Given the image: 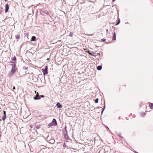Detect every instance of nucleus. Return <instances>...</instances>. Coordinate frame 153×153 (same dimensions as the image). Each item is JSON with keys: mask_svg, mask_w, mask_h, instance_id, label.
<instances>
[{"mask_svg": "<svg viewBox=\"0 0 153 153\" xmlns=\"http://www.w3.org/2000/svg\"><path fill=\"white\" fill-rule=\"evenodd\" d=\"M12 71L10 72V74H13L15 72V65L13 64L12 65Z\"/></svg>", "mask_w": 153, "mask_h": 153, "instance_id": "obj_1", "label": "nucleus"}, {"mask_svg": "<svg viewBox=\"0 0 153 153\" xmlns=\"http://www.w3.org/2000/svg\"><path fill=\"white\" fill-rule=\"evenodd\" d=\"M44 75L45 76L46 74H48V67L46 66L45 69L43 71Z\"/></svg>", "mask_w": 153, "mask_h": 153, "instance_id": "obj_2", "label": "nucleus"}, {"mask_svg": "<svg viewBox=\"0 0 153 153\" xmlns=\"http://www.w3.org/2000/svg\"><path fill=\"white\" fill-rule=\"evenodd\" d=\"M51 124H52L54 126H56L57 125L56 121L55 119H53L51 122Z\"/></svg>", "mask_w": 153, "mask_h": 153, "instance_id": "obj_3", "label": "nucleus"}, {"mask_svg": "<svg viewBox=\"0 0 153 153\" xmlns=\"http://www.w3.org/2000/svg\"><path fill=\"white\" fill-rule=\"evenodd\" d=\"M40 98V96L38 95V92L36 96L33 97V99L34 100H39Z\"/></svg>", "mask_w": 153, "mask_h": 153, "instance_id": "obj_4", "label": "nucleus"}, {"mask_svg": "<svg viewBox=\"0 0 153 153\" xmlns=\"http://www.w3.org/2000/svg\"><path fill=\"white\" fill-rule=\"evenodd\" d=\"M5 12L6 13H7V11H8L9 8V6L8 4H6L5 5Z\"/></svg>", "mask_w": 153, "mask_h": 153, "instance_id": "obj_5", "label": "nucleus"}, {"mask_svg": "<svg viewBox=\"0 0 153 153\" xmlns=\"http://www.w3.org/2000/svg\"><path fill=\"white\" fill-rule=\"evenodd\" d=\"M56 105L58 108H60L62 107V105L59 103H57L56 104Z\"/></svg>", "mask_w": 153, "mask_h": 153, "instance_id": "obj_6", "label": "nucleus"}, {"mask_svg": "<svg viewBox=\"0 0 153 153\" xmlns=\"http://www.w3.org/2000/svg\"><path fill=\"white\" fill-rule=\"evenodd\" d=\"M16 60V57L15 56L12 59L11 62V63H14L15 62Z\"/></svg>", "mask_w": 153, "mask_h": 153, "instance_id": "obj_7", "label": "nucleus"}, {"mask_svg": "<svg viewBox=\"0 0 153 153\" xmlns=\"http://www.w3.org/2000/svg\"><path fill=\"white\" fill-rule=\"evenodd\" d=\"M97 68L98 70L100 71L101 70L102 68V67L100 65L98 66L97 67Z\"/></svg>", "mask_w": 153, "mask_h": 153, "instance_id": "obj_8", "label": "nucleus"}, {"mask_svg": "<svg viewBox=\"0 0 153 153\" xmlns=\"http://www.w3.org/2000/svg\"><path fill=\"white\" fill-rule=\"evenodd\" d=\"M149 106L150 108L151 109L153 108V104L152 103H150L149 104Z\"/></svg>", "mask_w": 153, "mask_h": 153, "instance_id": "obj_9", "label": "nucleus"}, {"mask_svg": "<svg viewBox=\"0 0 153 153\" xmlns=\"http://www.w3.org/2000/svg\"><path fill=\"white\" fill-rule=\"evenodd\" d=\"M36 39V37L35 36H33L31 38V40L32 41H34Z\"/></svg>", "mask_w": 153, "mask_h": 153, "instance_id": "obj_10", "label": "nucleus"}, {"mask_svg": "<svg viewBox=\"0 0 153 153\" xmlns=\"http://www.w3.org/2000/svg\"><path fill=\"white\" fill-rule=\"evenodd\" d=\"M50 143L52 144H53L55 143V140L53 139L51 140H50Z\"/></svg>", "mask_w": 153, "mask_h": 153, "instance_id": "obj_11", "label": "nucleus"}, {"mask_svg": "<svg viewBox=\"0 0 153 153\" xmlns=\"http://www.w3.org/2000/svg\"><path fill=\"white\" fill-rule=\"evenodd\" d=\"M113 40H116V34L115 32L114 33V37L113 38Z\"/></svg>", "mask_w": 153, "mask_h": 153, "instance_id": "obj_12", "label": "nucleus"}, {"mask_svg": "<svg viewBox=\"0 0 153 153\" xmlns=\"http://www.w3.org/2000/svg\"><path fill=\"white\" fill-rule=\"evenodd\" d=\"M19 36H20L19 35H16V38L17 39H18L19 38Z\"/></svg>", "mask_w": 153, "mask_h": 153, "instance_id": "obj_13", "label": "nucleus"}, {"mask_svg": "<svg viewBox=\"0 0 153 153\" xmlns=\"http://www.w3.org/2000/svg\"><path fill=\"white\" fill-rule=\"evenodd\" d=\"M6 118V116H3L2 118V119L3 120H5Z\"/></svg>", "mask_w": 153, "mask_h": 153, "instance_id": "obj_14", "label": "nucleus"}, {"mask_svg": "<svg viewBox=\"0 0 153 153\" xmlns=\"http://www.w3.org/2000/svg\"><path fill=\"white\" fill-rule=\"evenodd\" d=\"M98 102V98H97L95 100V102L96 103H97Z\"/></svg>", "mask_w": 153, "mask_h": 153, "instance_id": "obj_15", "label": "nucleus"}, {"mask_svg": "<svg viewBox=\"0 0 153 153\" xmlns=\"http://www.w3.org/2000/svg\"><path fill=\"white\" fill-rule=\"evenodd\" d=\"M53 126V124H51V123L48 124V126L49 127H51Z\"/></svg>", "mask_w": 153, "mask_h": 153, "instance_id": "obj_16", "label": "nucleus"}, {"mask_svg": "<svg viewBox=\"0 0 153 153\" xmlns=\"http://www.w3.org/2000/svg\"><path fill=\"white\" fill-rule=\"evenodd\" d=\"M120 19H119L118 21L117 22L116 25H118L120 23Z\"/></svg>", "mask_w": 153, "mask_h": 153, "instance_id": "obj_17", "label": "nucleus"}, {"mask_svg": "<svg viewBox=\"0 0 153 153\" xmlns=\"http://www.w3.org/2000/svg\"><path fill=\"white\" fill-rule=\"evenodd\" d=\"M88 53L91 55L92 56H95L94 55H93L92 53H91L89 51H88Z\"/></svg>", "mask_w": 153, "mask_h": 153, "instance_id": "obj_18", "label": "nucleus"}, {"mask_svg": "<svg viewBox=\"0 0 153 153\" xmlns=\"http://www.w3.org/2000/svg\"><path fill=\"white\" fill-rule=\"evenodd\" d=\"M105 105H104V108H103V109L102 110V114L103 113L104 110L105 109Z\"/></svg>", "mask_w": 153, "mask_h": 153, "instance_id": "obj_19", "label": "nucleus"}, {"mask_svg": "<svg viewBox=\"0 0 153 153\" xmlns=\"http://www.w3.org/2000/svg\"><path fill=\"white\" fill-rule=\"evenodd\" d=\"M4 116H6V112L5 111H3Z\"/></svg>", "mask_w": 153, "mask_h": 153, "instance_id": "obj_20", "label": "nucleus"}, {"mask_svg": "<svg viewBox=\"0 0 153 153\" xmlns=\"http://www.w3.org/2000/svg\"><path fill=\"white\" fill-rule=\"evenodd\" d=\"M106 40V39H101V41H105Z\"/></svg>", "mask_w": 153, "mask_h": 153, "instance_id": "obj_21", "label": "nucleus"}, {"mask_svg": "<svg viewBox=\"0 0 153 153\" xmlns=\"http://www.w3.org/2000/svg\"><path fill=\"white\" fill-rule=\"evenodd\" d=\"M72 34H73L71 33L69 36H72Z\"/></svg>", "mask_w": 153, "mask_h": 153, "instance_id": "obj_22", "label": "nucleus"}, {"mask_svg": "<svg viewBox=\"0 0 153 153\" xmlns=\"http://www.w3.org/2000/svg\"><path fill=\"white\" fill-rule=\"evenodd\" d=\"M43 12H45L46 14H48V12H46V11H45V12H44V11H43Z\"/></svg>", "mask_w": 153, "mask_h": 153, "instance_id": "obj_23", "label": "nucleus"}, {"mask_svg": "<svg viewBox=\"0 0 153 153\" xmlns=\"http://www.w3.org/2000/svg\"><path fill=\"white\" fill-rule=\"evenodd\" d=\"M41 96V97H44V96L43 95H42Z\"/></svg>", "mask_w": 153, "mask_h": 153, "instance_id": "obj_24", "label": "nucleus"}, {"mask_svg": "<svg viewBox=\"0 0 153 153\" xmlns=\"http://www.w3.org/2000/svg\"><path fill=\"white\" fill-rule=\"evenodd\" d=\"M15 89V87L14 86L13 88V89Z\"/></svg>", "mask_w": 153, "mask_h": 153, "instance_id": "obj_25", "label": "nucleus"}, {"mask_svg": "<svg viewBox=\"0 0 153 153\" xmlns=\"http://www.w3.org/2000/svg\"><path fill=\"white\" fill-rule=\"evenodd\" d=\"M146 114L145 113H144V116Z\"/></svg>", "mask_w": 153, "mask_h": 153, "instance_id": "obj_26", "label": "nucleus"}, {"mask_svg": "<svg viewBox=\"0 0 153 153\" xmlns=\"http://www.w3.org/2000/svg\"><path fill=\"white\" fill-rule=\"evenodd\" d=\"M106 31H107V32H108V29H107V30H106Z\"/></svg>", "mask_w": 153, "mask_h": 153, "instance_id": "obj_27", "label": "nucleus"}, {"mask_svg": "<svg viewBox=\"0 0 153 153\" xmlns=\"http://www.w3.org/2000/svg\"><path fill=\"white\" fill-rule=\"evenodd\" d=\"M115 0H113V1H114Z\"/></svg>", "mask_w": 153, "mask_h": 153, "instance_id": "obj_28", "label": "nucleus"}, {"mask_svg": "<svg viewBox=\"0 0 153 153\" xmlns=\"http://www.w3.org/2000/svg\"><path fill=\"white\" fill-rule=\"evenodd\" d=\"M35 93H36V91H35Z\"/></svg>", "mask_w": 153, "mask_h": 153, "instance_id": "obj_29", "label": "nucleus"}]
</instances>
